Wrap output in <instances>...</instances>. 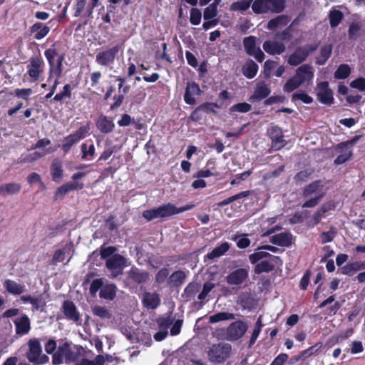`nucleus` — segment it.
<instances>
[{"mask_svg":"<svg viewBox=\"0 0 365 365\" xmlns=\"http://www.w3.org/2000/svg\"><path fill=\"white\" fill-rule=\"evenodd\" d=\"M61 311L63 314L64 319L73 322L77 325L81 324V314L73 302L65 300L62 304Z\"/></svg>","mask_w":365,"mask_h":365,"instance_id":"nucleus-14","label":"nucleus"},{"mask_svg":"<svg viewBox=\"0 0 365 365\" xmlns=\"http://www.w3.org/2000/svg\"><path fill=\"white\" fill-rule=\"evenodd\" d=\"M44 66L45 63L41 56H33L29 60L25 76H28L31 82H36L43 73Z\"/></svg>","mask_w":365,"mask_h":365,"instance_id":"nucleus-6","label":"nucleus"},{"mask_svg":"<svg viewBox=\"0 0 365 365\" xmlns=\"http://www.w3.org/2000/svg\"><path fill=\"white\" fill-rule=\"evenodd\" d=\"M29 351L26 354L28 360L31 363H35L38 359V356L42 352L40 342L38 339H31L29 341Z\"/></svg>","mask_w":365,"mask_h":365,"instance_id":"nucleus-25","label":"nucleus"},{"mask_svg":"<svg viewBox=\"0 0 365 365\" xmlns=\"http://www.w3.org/2000/svg\"><path fill=\"white\" fill-rule=\"evenodd\" d=\"M322 346L323 344L322 342H317L314 345L302 351L301 353L304 359H306L317 354L322 348Z\"/></svg>","mask_w":365,"mask_h":365,"instance_id":"nucleus-56","label":"nucleus"},{"mask_svg":"<svg viewBox=\"0 0 365 365\" xmlns=\"http://www.w3.org/2000/svg\"><path fill=\"white\" fill-rule=\"evenodd\" d=\"M235 319V314L230 312H218L209 317L210 323H217L220 321L232 320Z\"/></svg>","mask_w":365,"mask_h":365,"instance_id":"nucleus-43","label":"nucleus"},{"mask_svg":"<svg viewBox=\"0 0 365 365\" xmlns=\"http://www.w3.org/2000/svg\"><path fill=\"white\" fill-rule=\"evenodd\" d=\"M250 4H251L247 0H243L242 1H235L230 5V10L245 11L249 9Z\"/></svg>","mask_w":365,"mask_h":365,"instance_id":"nucleus-59","label":"nucleus"},{"mask_svg":"<svg viewBox=\"0 0 365 365\" xmlns=\"http://www.w3.org/2000/svg\"><path fill=\"white\" fill-rule=\"evenodd\" d=\"M44 56L48 63V78L49 81L54 75L56 79L53 86L57 87L60 83L59 79L61 78L63 73V62L65 58V54H59L56 48V43H53L48 48L45 50Z\"/></svg>","mask_w":365,"mask_h":365,"instance_id":"nucleus-1","label":"nucleus"},{"mask_svg":"<svg viewBox=\"0 0 365 365\" xmlns=\"http://www.w3.org/2000/svg\"><path fill=\"white\" fill-rule=\"evenodd\" d=\"M86 175L84 172H78L74 173L71 178L73 182H68L63 185L58 187L55 192V199H63L64 196L72 190H81L83 188L84 184L83 182H77L76 180L82 178Z\"/></svg>","mask_w":365,"mask_h":365,"instance_id":"nucleus-7","label":"nucleus"},{"mask_svg":"<svg viewBox=\"0 0 365 365\" xmlns=\"http://www.w3.org/2000/svg\"><path fill=\"white\" fill-rule=\"evenodd\" d=\"M30 31L31 34H34L35 39L41 40L48 34L50 28L41 22H36L30 27Z\"/></svg>","mask_w":365,"mask_h":365,"instance_id":"nucleus-28","label":"nucleus"},{"mask_svg":"<svg viewBox=\"0 0 365 365\" xmlns=\"http://www.w3.org/2000/svg\"><path fill=\"white\" fill-rule=\"evenodd\" d=\"M96 126L101 133L108 134L113 131L115 125L112 118L101 113L96 120Z\"/></svg>","mask_w":365,"mask_h":365,"instance_id":"nucleus-19","label":"nucleus"},{"mask_svg":"<svg viewBox=\"0 0 365 365\" xmlns=\"http://www.w3.org/2000/svg\"><path fill=\"white\" fill-rule=\"evenodd\" d=\"M128 277L138 284L145 283L149 280L150 274L145 270L132 267L128 272Z\"/></svg>","mask_w":365,"mask_h":365,"instance_id":"nucleus-23","label":"nucleus"},{"mask_svg":"<svg viewBox=\"0 0 365 365\" xmlns=\"http://www.w3.org/2000/svg\"><path fill=\"white\" fill-rule=\"evenodd\" d=\"M202 19V12L197 8L190 9V22L193 26H197L200 24Z\"/></svg>","mask_w":365,"mask_h":365,"instance_id":"nucleus-53","label":"nucleus"},{"mask_svg":"<svg viewBox=\"0 0 365 365\" xmlns=\"http://www.w3.org/2000/svg\"><path fill=\"white\" fill-rule=\"evenodd\" d=\"M258 69V65L252 59H248L242 68V73L247 78L252 79L256 76Z\"/></svg>","mask_w":365,"mask_h":365,"instance_id":"nucleus-30","label":"nucleus"},{"mask_svg":"<svg viewBox=\"0 0 365 365\" xmlns=\"http://www.w3.org/2000/svg\"><path fill=\"white\" fill-rule=\"evenodd\" d=\"M54 150L51 148H48L46 151V153H41L38 151L34 152L31 154L27 155L22 160L21 163H32L34 161L37 160L38 159L42 158L47 153H51L53 152Z\"/></svg>","mask_w":365,"mask_h":365,"instance_id":"nucleus-51","label":"nucleus"},{"mask_svg":"<svg viewBox=\"0 0 365 365\" xmlns=\"http://www.w3.org/2000/svg\"><path fill=\"white\" fill-rule=\"evenodd\" d=\"M202 91L199 85L195 81H188L184 93V101L187 105H194L196 103V96H200Z\"/></svg>","mask_w":365,"mask_h":365,"instance_id":"nucleus-16","label":"nucleus"},{"mask_svg":"<svg viewBox=\"0 0 365 365\" xmlns=\"http://www.w3.org/2000/svg\"><path fill=\"white\" fill-rule=\"evenodd\" d=\"M220 106L214 102H205L195 108L189 116V119L193 122H200L205 118V115L210 113L217 114L215 108H220Z\"/></svg>","mask_w":365,"mask_h":365,"instance_id":"nucleus-9","label":"nucleus"},{"mask_svg":"<svg viewBox=\"0 0 365 365\" xmlns=\"http://www.w3.org/2000/svg\"><path fill=\"white\" fill-rule=\"evenodd\" d=\"M256 41L257 38L254 36L245 37L242 41L244 49L247 55L253 56L258 62L262 63L265 56Z\"/></svg>","mask_w":365,"mask_h":365,"instance_id":"nucleus-11","label":"nucleus"},{"mask_svg":"<svg viewBox=\"0 0 365 365\" xmlns=\"http://www.w3.org/2000/svg\"><path fill=\"white\" fill-rule=\"evenodd\" d=\"M301 85V82H299L294 75V76L288 79L287 81L284 83L283 86V90L287 93H291L299 88Z\"/></svg>","mask_w":365,"mask_h":365,"instance_id":"nucleus-49","label":"nucleus"},{"mask_svg":"<svg viewBox=\"0 0 365 365\" xmlns=\"http://www.w3.org/2000/svg\"><path fill=\"white\" fill-rule=\"evenodd\" d=\"M320 187H322L321 180H314L306 185L303 189L302 195L304 197H308L315 193Z\"/></svg>","mask_w":365,"mask_h":365,"instance_id":"nucleus-46","label":"nucleus"},{"mask_svg":"<svg viewBox=\"0 0 365 365\" xmlns=\"http://www.w3.org/2000/svg\"><path fill=\"white\" fill-rule=\"evenodd\" d=\"M285 20L286 17L284 16H279L272 19L268 21L267 28L269 30H274L280 25L285 24Z\"/></svg>","mask_w":365,"mask_h":365,"instance_id":"nucleus-54","label":"nucleus"},{"mask_svg":"<svg viewBox=\"0 0 365 365\" xmlns=\"http://www.w3.org/2000/svg\"><path fill=\"white\" fill-rule=\"evenodd\" d=\"M169 275V270L166 267L161 268L155 274V280L158 284H162L165 282Z\"/></svg>","mask_w":365,"mask_h":365,"instance_id":"nucleus-63","label":"nucleus"},{"mask_svg":"<svg viewBox=\"0 0 365 365\" xmlns=\"http://www.w3.org/2000/svg\"><path fill=\"white\" fill-rule=\"evenodd\" d=\"M251 194V192L250 190L242 191L241 192H239L235 195H232L227 199H225L220 202H219L217 205L220 207H224L225 205H227L232 202L247 197Z\"/></svg>","mask_w":365,"mask_h":365,"instance_id":"nucleus-41","label":"nucleus"},{"mask_svg":"<svg viewBox=\"0 0 365 365\" xmlns=\"http://www.w3.org/2000/svg\"><path fill=\"white\" fill-rule=\"evenodd\" d=\"M232 350V345L229 343L213 344L207 351V356L210 361L212 363L222 364L230 357Z\"/></svg>","mask_w":365,"mask_h":365,"instance_id":"nucleus-4","label":"nucleus"},{"mask_svg":"<svg viewBox=\"0 0 365 365\" xmlns=\"http://www.w3.org/2000/svg\"><path fill=\"white\" fill-rule=\"evenodd\" d=\"M200 285L197 283L190 282L184 289L183 295L185 297L186 300L190 301L194 299L196 294L199 292Z\"/></svg>","mask_w":365,"mask_h":365,"instance_id":"nucleus-47","label":"nucleus"},{"mask_svg":"<svg viewBox=\"0 0 365 365\" xmlns=\"http://www.w3.org/2000/svg\"><path fill=\"white\" fill-rule=\"evenodd\" d=\"M195 205L190 204L185 206L177 207L174 204L168 202L163 204L158 207L145 210L143 212V217L147 221H151L155 218H167L177 214L192 210Z\"/></svg>","mask_w":365,"mask_h":365,"instance_id":"nucleus-2","label":"nucleus"},{"mask_svg":"<svg viewBox=\"0 0 365 365\" xmlns=\"http://www.w3.org/2000/svg\"><path fill=\"white\" fill-rule=\"evenodd\" d=\"M266 257H269L273 262H277V260L280 259L279 257L278 256H274L269 254V252L262 251L255 252L249 256L250 261L252 264H257L259 260Z\"/></svg>","mask_w":365,"mask_h":365,"instance_id":"nucleus-39","label":"nucleus"},{"mask_svg":"<svg viewBox=\"0 0 365 365\" xmlns=\"http://www.w3.org/2000/svg\"><path fill=\"white\" fill-rule=\"evenodd\" d=\"M217 14V9L215 8V4H210L204 9L203 18L205 20L216 19Z\"/></svg>","mask_w":365,"mask_h":365,"instance_id":"nucleus-55","label":"nucleus"},{"mask_svg":"<svg viewBox=\"0 0 365 365\" xmlns=\"http://www.w3.org/2000/svg\"><path fill=\"white\" fill-rule=\"evenodd\" d=\"M4 287L9 294L13 295H20L26 291L24 284H18L11 279H6L4 282Z\"/></svg>","mask_w":365,"mask_h":365,"instance_id":"nucleus-29","label":"nucleus"},{"mask_svg":"<svg viewBox=\"0 0 365 365\" xmlns=\"http://www.w3.org/2000/svg\"><path fill=\"white\" fill-rule=\"evenodd\" d=\"M294 76L302 84L305 82L309 84L314 76L313 68L310 64H303L296 69Z\"/></svg>","mask_w":365,"mask_h":365,"instance_id":"nucleus-18","label":"nucleus"},{"mask_svg":"<svg viewBox=\"0 0 365 365\" xmlns=\"http://www.w3.org/2000/svg\"><path fill=\"white\" fill-rule=\"evenodd\" d=\"M117 287L113 284H107L103 285L100 290L99 297L101 299L113 300L116 296Z\"/></svg>","mask_w":365,"mask_h":365,"instance_id":"nucleus-36","label":"nucleus"},{"mask_svg":"<svg viewBox=\"0 0 365 365\" xmlns=\"http://www.w3.org/2000/svg\"><path fill=\"white\" fill-rule=\"evenodd\" d=\"M247 329V323L238 319L232 322L226 329H222V331L226 340L235 341L242 338Z\"/></svg>","mask_w":365,"mask_h":365,"instance_id":"nucleus-5","label":"nucleus"},{"mask_svg":"<svg viewBox=\"0 0 365 365\" xmlns=\"http://www.w3.org/2000/svg\"><path fill=\"white\" fill-rule=\"evenodd\" d=\"M249 276V270L246 268H239L230 272L226 277V281L230 285H240Z\"/></svg>","mask_w":365,"mask_h":365,"instance_id":"nucleus-20","label":"nucleus"},{"mask_svg":"<svg viewBox=\"0 0 365 365\" xmlns=\"http://www.w3.org/2000/svg\"><path fill=\"white\" fill-rule=\"evenodd\" d=\"M286 0H255L252 9L256 14H267L269 12L279 14L285 7Z\"/></svg>","mask_w":365,"mask_h":365,"instance_id":"nucleus-3","label":"nucleus"},{"mask_svg":"<svg viewBox=\"0 0 365 365\" xmlns=\"http://www.w3.org/2000/svg\"><path fill=\"white\" fill-rule=\"evenodd\" d=\"M263 49L270 55L282 54L284 52L286 46L282 43L272 41H265L263 43Z\"/></svg>","mask_w":365,"mask_h":365,"instance_id":"nucleus-26","label":"nucleus"},{"mask_svg":"<svg viewBox=\"0 0 365 365\" xmlns=\"http://www.w3.org/2000/svg\"><path fill=\"white\" fill-rule=\"evenodd\" d=\"M308 57V52L303 46H298L289 56L287 63L292 66H297L303 63Z\"/></svg>","mask_w":365,"mask_h":365,"instance_id":"nucleus-24","label":"nucleus"},{"mask_svg":"<svg viewBox=\"0 0 365 365\" xmlns=\"http://www.w3.org/2000/svg\"><path fill=\"white\" fill-rule=\"evenodd\" d=\"M72 96L71 86L70 84H65L63 90L58 93L53 98L55 102H61L65 98H71Z\"/></svg>","mask_w":365,"mask_h":365,"instance_id":"nucleus-48","label":"nucleus"},{"mask_svg":"<svg viewBox=\"0 0 365 365\" xmlns=\"http://www.w3.org/2000/svg\"><path fill=\"white\" fill-rule=\"evenodd\" d=\"M312 173L313 170L308 169L301 170L295 175L294 179L297 182H305L308 178H309Z\"/></svg>","mask_w":365,"mask_h":365,"instance_id":"nucleus-62","label":"nucleus"},{"mask_svg":"<svg viewBox=\"0 0 365 365\" xmlns=\"http://www.w3.org/2000/svg\"><path fill=\"white\" fill-rule=\"evenodd\" d=\"M332 52V46L331 44L324 45L321 49L319 55L316 58V63L319 66H324L331 56Z\"/></svg>","mask_w":365,"mask_h":365,"instance_id":"nucleus-34","label":"nucleus"},{"mask_svg":"<svg viewBox=\"0 0 365 365\" xmlns=\"http://www.w3.org/2000/svg\"><path fill=\"white\" fill-rule=\"evenodd\" d=\"M141 302L143 307L147 309H155L160 304V295L156 292H144Z\"/></svg>","mask_w":365,"mask_h":365,"instance_id":"nucleus-21","label":"nucleus"},{"mask_svg":"<svg viewBox=\"0 0 365 365\" xmlns=\"http://www.w3.org/2000/svg\"><path fill=\"white\" fill-rule=\"evenodd\" d=\"M103 286V280L102 278L94 279L90 286L89 292L91 296L95 297L98 290H101Z\"/></svg>","mask_w":365,"mask_h":365,"instance_id":"nucleus-60","label":"nucleus"},{"mask_svg":"<svg viewBox=\"0 0 365 365\" xmlns=\"http://www.w3.org/2000/svg\"><path fill=\"white\" fill-rule=\"evenodd\" d=\"M21 186L17 182L5 183L0 185V195H15L20 192Z\"/></svg>","mask_w":365,"mask_h":365,"instance_id":"nucleus-38","label":"nucleus"},{"mask_svg":"<svg viewBox=\"0 0 365 365\" xmlns=\"http://www.w3.org/2000/svg\"><path fill=\"white\" fill-rule=\"evenodd\" d=\"M127 266V259L121 255L115 254L106 262V268L110 271L113 277L123 274V270Z\"/></svg>","mask_w":365,"mask_h":365,"instance_id":"nucleus-13","label":"nucleus"},{"mask_svg":"<svg viewBox=\"0 0 365 365\" xmlns=\"http://www.w3.org/2000/svg\"><path fill=\"white\" fill-rule=\"evenodd\" d=\"M344 16L342 11L337 9H331L329 14V24L331 28H336L343 20Z\"/></svg>","mask_w":365,"mask_h":365,"instance_id":"nucleus-40","label":"nucleus"},{"mask_svg":"<svg viewBox=\"0 0 365 365\" xmlns=\"http://www.w3.org/2000/svg\"><path fill=\"white\" fill-rule=\"evenodd\" d=\"M92 312L93 315L97 316L101 319H110L111 317L109 311L105 307L102 306H95L92 309Z\"/></svg>","mask_w":365,"mask_h":365,"instance_id":"nucleus-52","label":"nucleus"},{"mask_svg":"<svg viewBox=\"0 0 365 365\" xmlns=\"http://www.w3.org/2000/svg\"><path fill=\"white\" fill-rule=\"evenodd\" d=\"M230 245L227 242H222L219 246L214 248L210 252L206 255L209 259H214L225 255L230 249Z\"/></svg>","mask_w":365,"mask_h":365,"instance_id":"nucleus-37","label":"nucleus"},{"mask_svg":"<svg viewBox=\"0 0 365 365\" xmlns=\"http://www.w3.org/2000/svg\"><path fill=\"white\" fill-rule=\"evenodd\" d=\"M318 91L317 93V100L324 105L331 106L334 103V92L330 88L328 81H321L317 83Z\"/></svg>","mask_w":365,"mask_h":365,"instance_id":"nucleus-15","label":"nucleus"},{"mask_svg":"<svg viewBox=\"0 0 365 365\" xmlns=\"http://www.w3.org/2000/svg\"><path fill=\"white\" fill-rule=\"evenodd\" d=\"M174 318L172 317V313H170L166 317L160 316L156 319V323L160 329L168 331V328L173 324Z\"/></svg>","mask_w":365,"mask_h":365,"instance_id":"nucleus-42","label":"nucleus"},{"mask_svg":"<svg viewBox=\"0 0 365 365\" xmlns=\"http://www.w3.org/2000/svg\"><path fill=\"white\" fill-rule=\"evenodd\" d=\"M336 234V230L334 227H331L328 232H322L320 234L322 244H325L331 242Z\"/></svg>","mask_w":365,"mask_h":365,"instance_id":"nucleus-57","label":"nucleus"},{"mask_svg":"<svg viewBox=\"0 0 365 365\" xmlns=\"http://www.w3.org/2000/svg\"><path fill=\"white\" fill-rule=\"evenodd\" d=\"M88 130L89 128L88 126H81L73 133L64 137L61 145L62 151L65 154L68 153L74 145L86 138Z\"/></svg>","mask_w":365,"mask_h":365,"instance_id":"nucleus-10","label":"nucleus"},{"mask_svg":"<svg viewBox=\"0 0 365 365\" xmlns=\"http://www.w3.org/2000/svg\"><path fill=\"white\" fill-rule=\"evenodd\" d=\"M270 93L271 89L267 85L264 84V83H259L257 84L251 98L257 101H261L262 99L267 98Z\"/></svg>","mask_w":365,"mask_h":365,"instance_id":"nucleus-31","label":"nucleus"},{"mask_svg":"<svg viewBox=\"0 0 365 365\" xmlns=\"http://www.w3.org/2000/svg\"><path fill=\"white\" fill-rule=\"evenodd\" d=\"M274 269V265L269 261L264 260L259 263L255 264V267L254 269L255 273L259 274L263 272H272Z\"/></svg>","mask_w":365,"mask_h":365,"instance_id":"nucleus-45","label":"nucleus"},{"mask_svg":"<svg viewBox=\"0 0 365 365\" xmlns=\"http://www.w3.org/2000/svg\"><path fill=\"white\" fill-rule=\"evenodd\" d=\"M15 331L17 335L24 336L27 334L31 329V321L29 317L24 314L20 317L14 320Z\"/></svg>","mask_w":365,"mask_h":365,"instance_id":"nucleus-22","label":"nucleus"},{"mask_svg":"<svg viewBox=\"0 0 365 365\" xmlns=\"http://www.w3.org/2000/svg\"><path fill=\"white\" fill-rule=\"evenodd\" d=\"M359 138H360L359 135H355L352 139H351L349 140H347L345 142H341V143H339L336 145V149L340 150L341 151H345L349 147H351L354 145H355L358 142Z\"/></svg>","mask_w":365,"mask_h":365,"instance_id":"nucleus-61","label":"nucleus"},{"mask_svg":"<svg viewBox=\"0 0 365 365\" xmlns=\"http://www.w3.org/2000/svg\"><path fill=\"white\" fill-rule=\"evenodd\" d=\"M186 279V274L182 270H177L171 274L168 278V283L172 287H180Z\"/></svg>","mask_w":365,"mask_h":365,"instance_id":"nucleus-35","label":"nucleus"},{"mask_svg":"<svg viewBox=\"0 0 365 365\" xmlns=\"http://www.w3.org/2000/svg\"><path fill=\"white\" fill-rule=\"evenodd\" d=\"M350 86L361 91H365V78L363 77L356 78L351 82Z\"/></svg>","mask_w":365,"mask_h":365,"instance_id":"nucleus-64","label":"nucleus"},{"mask_svg":"<svg viewBox=\"0 0 365 365\" xmlns=\"http://www.w3.org/2000/svg\"><path fill=\"white\" fill-rule=\"evenodd\" d=\"M63 172L61 161L57 158L53 159L51 165L52 180L55 182H59L63 177Z\"/></svg>","mask_w":365,"mask_h":365,"instance_id":"nucleus-33","label":"nucleus"},{"mask_svg":"<svg viewBox=\"0 0 365 365\" xmlns=\"http://www.w3.org/2000/svg\"><path fill=\"white\" fill-rule=\"evenodd\" d=\"M334 208V205L331 202L322 204L312 216L314 225H318L321 222L322 218L326 216V213Z\"/></svg>","mask_w":365,"mask_h":365,"instance_id":"nucleus-32","label":"nucleus"},{"mask_svg":"<svg viewBox=\"0 0 365 365\" xmlns=\"http://www.w3.org/2000/svg\"><path fill=\"white\" fill-rule=\"evenodd\" d=\"M252 110V106L246 102L232 105L230 108V113L235 112L245 113Z\"/></svg>","mask_w":365,"mask_h":365,"instance_id":"nucleus-50","label":"nucleus"},{"mask_svg":"<svg viewBox=\"0 0 365 365\" xmlns=\"http://www.w3.org/2000/svg\"><path fill=\"white\" fill-rule=\"evenodd\" d=\"M120 48V45L116 44L113 47L99 51L96 56V62L101 66H111Z\"/></svg>","mask_w":365,"mask_h":365,"instance_id":"nucleus-8","label":"nucleus"},{"mask_svg":"<svg viewBox=\"0 0 365 365\" xmlns=\"http://www.w3.org/2000/svg\"><path fill=\"white\" fill-rule=\"evenodd\" d=\"M296 100H300L306 104H309L313 102V98L304 92L294 93L292 96V101H295Z\"/></svg>","mask_w":365,"mask_h":365,"instance_id":"nucleus-58","label":"nucleus"},{"mask_svg":"<svg viewBox=\"0 0 365 365\" xmlns=\"http://www.w3.org/2000/svg\"><path fill=\"white\" fill-rule=\"evenodd\" d=\"M270 242L278 246L289 247L292 244V235L289 232H281L271 237Z\"/></svg>","mask_w":365,"mask_h":365,"instance_id":"nucleus-27","label":"nucleus"},{"mask_svg":"<svg viewBox=\"0 0 365 365\" xmlns=\"http://www.w3.org/2000/svg\"><path fill=\"white\" fill-rule=\"evenodd\" d=\"M268 135L272 140V146L275 150H279L287 144L284 139L282 129L277 126H272L267 130Z\"/></svg>","mask_w":365,"mask_h":365,"instance_id":"nucleus-17","label":"nucleus"},{"mask_svg":"<svg viewBox=\"0 0 365 365\" xmlns=\"http://www.w3.org/2000/svg\"><path fill=\"white\" fill-rule=\"evenodd\" d=\"M351 74V68L348 64L342 63L334 72V78L342 80L347 78Z\"/></svg>","mask_w":365,"mask_h":365,"instance_id":"nucleus-44","label":"nucleus"},{"mask_svg":"<svg viewBox=\"0 0 365 365\" xmlns=\"http://www.w3.org/2000/svg\"><path fill=\"white\" fill-rule=\"evenodd\" d=\"M115 78L116 81L118 82V93L113 95V102L110 106V110L113 111L120 107L125 100V96L130 91V86L124 85L126 82L125 78L119 76H116Z\"/></svg>","mask_w":365,"mask_h":365,"instance_id":"nucleus-12","label":"nucleus"}]
</instances>
